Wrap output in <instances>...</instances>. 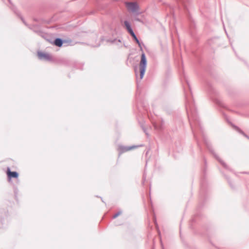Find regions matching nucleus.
Wrapping results in <instances>:
<instances>
[{
  "label": "nucleus",
  "instance_id": "obj_1",
  "mask_svg": "<svg viewBox=\"0 0 249 249\" xmlns=\"http://www.w3.org/2000/svg\"><path fill=\"white\" fill-rule=\"evenodd\" d=\"M147 64V60L144 53H142L139 64L140 80H142L145 73Z\"/></svg>",
  "mask_w": 249,
  "mask_h": 249
},
{
  "label": "nucleus",
  "instance_id": "obj_4",
  "mask_svg": "<svg viewBox=\"0 0 249 249\" xmlns=\"http://www.w3.org/2000/svg\"><path fill=\"white\" fill-rule=\"evenodd\" d=\"M121 214H122V213H118L116 214H115L114 216H113V218L115 219L114 220V223H115V225L116 226H119V225H121L122 224H123V215H122L121 216V218H118V216Z\"/></svg>",
  "mask_w": 249,
  "mask_h": 249
},
{
  "label": "nucleus",
  "instance_id": "obj_7",
  "mask_svg": "<svg viewBox=\"0 0 249 249\" xmlns=\"http://www.w3.org/2000/svg\"><path fill=\"white\" fill-rule=\"evenodd\" d=\"M54 44L58 47H61L62 45V41L59 38H56L54 41Z\"/></svg>",
  "mask_w": 249,
  "mask_h": 249
},
{
  "label": "nucleus",
  "instance_id": "obj_9",
  "mask_svg": "<svg viewBox=\"0 0 249 249\" xmlns=\"http://www.w3.org/2000/svg\"><path fill=\"white\" fill-rule=\"evenodd\" d=\"M137 73H138L137 71L136 70H135V73H136V75L137 76Z\"/></svg>",
  "mask_w": 249,
  "mask_h": 249
},
{
  "label": "nucleus",
  "instance_id": "obj_6",
  "mask_svg": "<svg viewBox=\"0 0 249 249\" xmlns=\"http://www.w3.org/2000/svg\"><path fill=\"white\" fill-rule=\"evenodd\" d=\"M37 55L40 59L45 58L47 59L48 58V55L42 52H38Z\"/></svg>",
  "mask_w": 249,
  "mask_h": 249
},
{
  "label": "nucleus",
  "instance_id": "obj_8",
  "mask_svg": "<svg viewBox=\"0 0 249 249\" xmlns=\"http://www.w3.org/2000/svg\"><path fill=\"white\" fill-rule=\"evenodd\" d=\"M137 147V146H132V147H125V151H129V150H131V149H133V148H135Z\"/></svg>",
  "mask_w": 249,
  "mask_h": 249
},
{
  "label": "nucleus",
  "instance_id": "obj_5",
  "mask_svg": "<svg viewBox=\"0 0 249 249\" xmlns=\"http://www.w3.org/2000/svg\"><path fill=\"white\" fill-rule=\"evenodd\" d=\"M6 174L9 179L12 178H17L18 177V174L17 172H12L9 168H8L6 171Z\"/></svg>",
  "mask_w": 249,
  "mask_h": 249
},
{
  "label": "nucleus",
  "instance_id": "obj_2",
  "mask_svg": "<svg viewBox=\"0 0 249 249\" xmlns=\"http://www.w3.org/2000/svg\"><path fill=\"white\" fill-rule=\"evenodd\" d=\"M125 6L130 12H136L138 9V4L135 2H125Z\"/></svg>",
  "mask_w": 249,
  "mask_h": 249
},
{
  "label": "nucleus",
  "instance_id": "obj_3",
  "mask_svg": "<svg viewBox=\"0 0 249 249\" xmlns=\"http://www.w3.org/2000/svg\"><path fill=\"white\" fill-rule=\"evenodd\" d=\"M125 27L126 28L128 33L131 35V36L133 37L134 39L136 41L137 43L139 45V47L142 49L140 42H139V40L137 38V37L135 36V35L134 33L133 32V30L131 28L130 26L126 22H125Z\"/></svg>",
  "mask_w": 249,
  "mask_h": 249
}]
</instances>
